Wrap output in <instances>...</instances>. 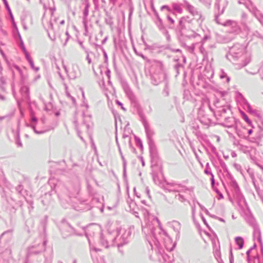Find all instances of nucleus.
<instances>
[{"label": "nucleus", "mask_w": 263, "mask_h": 263, "mask_svg": "<svg viewBox=\"0 0 263 263\" xmlns=\"http://www.w3.org/2000/svg\"><path fill=\"white\" fill-rule=\"evenodd\" d=\"M224 11V8H222L221 10V13H222Z\"/></svg>", "instance_id": "nucleus-51"}, {"label": "nucleus", "mask_w": 263, "mask_h": 263, "mask_svg": "<svg viewBox=\"0 0 263 263\" xmlns=\"http://www.w3.org/2000/svg\"><path fill=\"white\" fill-rule=\"evenodd\" d=\"M183 18H181L180 20V24L181 25Z\"/></svg>", "instance_id": "nucleus-48"}, {"label": "nucleus", "mask_w": 263, "mask_h": 263, "mask_svg": "<svg viewBox=\"0 0 263 263\" xmlns=\"http://www.w3.org/2000/svg\"><path fill=\"white\" fill-rule=\"evenodd\" d=\"M63 67L70 79H74L79 76L80 70L78 65L76 64H72L67 68L64 65Z\"/></svg>", "instance_id": "nucleus-3"}, {"label": "nucleus", "mask_w": 263, "mask_h": 263, "mask_svg": "<svg viewBox=\"0 0 263 263\" xmlns=\"http://www.w3.org/2000/svg\"><path fill=\"white\" fill-rule=\"evenodd\" d=\"M184 4L189 12L190 14H191L193 16L199 17V20H200V23H202V22L203 21V19H201V15L200 13L197 10V9L195 8L193 6L191 5L187 1H185Z\"/></svg>", "instance_id": "nucleus-4"}, {"label": "nucleus", "mask_w": 263, "mask_h": 263, "mask_svg": "<svg viewBox=\"0 0 263 263\" xmlns=\"http://www.w3.org/2000/svg\"><path fill=\"white\" fill-rule=\"evenodd\" d=\"M220 78L221 79H224V78H227V82H229L230 80V78L229 77L227 76V74L224 72H222V73L220 76Z\"/></svg>", "instance_id": "nucleus-17"}, {"label": "nucleus", "mask_w": 263, "mask_h": 263, "mask_svg": "<svg viewBox=\"0 0 263 263\" xmlns=\"http://www.w3.org/2000/svg\"><path fill=\"white\" fill-rule=\"evenodd\" d=\"M200 216H201L203 221L204 222V223L206 224V221H205V219H204V218L203 217V216L202 215H200Z\"/></svg>", "instance_id": "nucleus-37"}, {"label": "nucleus", "mask_w": 263, "mask_h": 263, "mask_svg": "<svg viewBox=\"0 0 263 263\" xmlns=\"http://www.w3.org/2000/svg\"><path fill=\"white\" fill-rule=\"evenodd\" d=\"M155 15H156V16L157 17V19L158 20V21L160 22H161V18H160L159 15H158V13H157V12H156V13L155 14Z\"/></svg>", "instance_id": "nucleus-28"}, {"label": "nucleus", "mask_w": 263, "mask_h": 263, "mask_svg": "<svg viewBox=\"0 0 263 263\" xmlns=\"http://www.w3.org/2000/svg\"><path fill=\"white\" fill-rule=\"evenodd\" d=\"M178 197L180 198V199H180L181 201H183L184 200V198H183V197L181 195H178Z\"/></svg>", "instance_id": "nucleus-36"}, {"label": "nucleus", "mask_w": 263, "mask_h": 263, "mask_svg": "<svg viewBox=\"0 0 263 263\" xmlns=\"http://www.w3.org/2000/svg\"><path fill=\"white\" fill-rule=\"evenodd\" d=\"M0 99L2 100H5V98L4 96H2V95H0Z\"/></svg>", "instance_id": "nucleus-43"}, {"label": "nucleus", "mask_w": 263, "mask_h": 263, "mask_svg": "<svg viewBox=\"0 0 263 263\" xmlns=\"http://www.w3.org/2000/svg\"><path fill=\"white\" fill-rule=\"evenodd\" d=\"M17 145L20 147H21L22 146V144L21 143V142H20V141L19 140H18L17 141Z\"/></svg>", "instance_id": "nucleus-34"}, {"label": "nucleus", "mask_w": 263, "mask_h": 263, "mask_svg": "<svg viewBox=\"0 0 263 263\" xmlns=\"http://www.w3.org/2000/svg\"><path fill=\"white\" fill-rule=\"evenodd\" d=\"M31 120H32V121H34V122H35L37 121V119L35 117H34V116L32 117Z\"/></svg>", "instance_id": "nucleus-35"}, {"label": "nucleus", "mask_w": 263, "mask_h": 263, "mask_svg": "<svg viewBox=\"0 0 263 263\" xmlns=\"http://www.w3.org/2000/svg\"><path fill=\"white\" fill-rule=\"evenodd\" d=\"M164 234L166 236V238L165 239L166 249L170 251H172L176 246V242H173L166 232H164Z\"/></svg>", "instance_id": "nucleus-5"}, {"label": "nucleus", "mask_w": 263, "mask_h": 263, "mask_svg": "<svg viewBox=\"0 0 263 263\" xmlns=\"http://www.w3.org/2000/svg\"><path fill=\"white\" fill-rule=\"evenodd\" d=\"M204 173L206 174L210 175L211 176V181L213 184L214 183V175L209 170L207 169L205 170Z\"/></svg>", "instance_id": "nucleus-13"}, {"label": "nucleus", "mask_w": 263, "mask_h": 263, "mask_svg": "<svg viewBox=\"0 0 263 263\" xmlns=\"http://www.w3.org/2000/svg\"><path fill=\"white\" fill-rule=\"evenodd\" d=\"M142 164L143 166L144 165V162L143 160L142 161Z\"/></svg>", "instance_id": "nucleus-53"}, {"label": "nucleus", "mask_w": 263, "mask_h": 263, "mask_svg": "<svg viewBox=\"0 0 263 263\" xmlns=\"http://www.w3.org/2000/svg\"><path fill=\"white\" fill-rule=\"evenodd\" d=\"M252 129H249V130H248V134H249V135L251 134H252Z\"/></svg>", "instance_id": "nucleus-47"}, {"label": "nucleus", "mask_w": 263, "mask_h": 263, "mask_svg": "<svg viewBox=\"0 0 263 263\" xmlns=\"http://www.w3.org/2000/svg\"><path fill=\"white\" fill-rule=\"evenodd\" d=\"M24 28L25 30H27V27L25 25L24 26Z\"/></svg>", "instance_id": "nucleus-55"}, {"label": "nucleus", "mask_w": 263, "mask_h": 263, "mask_svg": "<svg viewBox=\"0 0 263 263\" xmlns=\"http://www.w3.org/2000/svg\"><path fill=\"white\" fill-rule=\"evenodd\" d=\"M86 59H87V60L88 61V63L90 64L91 62V59L89 58V55H87L86 57Z\"/></svg>", "instance_id": "nucleus-32"}, {"label": "nucleus", "mask_w": 263, "mask_h": 263, "mask_svg": "<svg viewBox=\"0 0 263 263\" xmlns=\"http://www.w3.org/2000/svg\"><path fill=\"white\" fill-rule=\"evenodd\" d=\"M104 57L105 58V61H106L107 60V55L106 52H104Z\"/></svg>", "instance_id": "nucleus-40"}, {"label": "nucleus", "mask_w": 263, "mask_h": 263, "mask_svg": "<svg viewBox=\"0 0 263 263\" xmlns=\"http://www.w3.org/2000/svg\"><path fill=\"white\" fill-rule=\"evenodd\" d=\"M146 193H147L148 196L149 197H150V195H149V190L148 189V187L146 188Z\"/></svg>", "instance_id": "nucleus-33"}, {"label": "nucleus", "mask_w": 263, "mask_h": 263, "mask_svg": "<svg viewBox=\"0 0 263 263\" xmlns=\"http://www.w3.org/2000/svg\"><path fill=\"white\" fill-rule=\"evenodd\" d=\"M116 141H117V144L119 145L118 143V140H117V138H116ZM118 147H119V152H120V155L121 156V157H122V159L123 160V161H124V166L125 165V159H124V158L122 155V153L121 152V149L119 147V145H118Z\"/></svg>", "instance_id": "nucleus-18"}, {"label": "nucleus", "mask_w": 263, "mask_h": 263, "mask_svg": "<svg viewBox=\"0 0 263 263\" xmlns=\"http://www.w3.org/2000/svg\"><path fill=\"white\" fill-rule=\"evenodd\" d=\"M206 167H208L209 166V163H208L206 164Z\"/></svg>", "instance_id": "nucleus-64"}, {"label": "nucleus", "mask_w": 263, "mask_h": 263, "mask_svg": "<svg viewBox=\"0 0 263 263\" xmlns=\"http://www.w3.org/2000/svg\"><path fill=\"white\" fill-rule=\"evenodd\" d=\"M25 56H26V58L27 59V60H28V62L32 60L31 58L29 56V53L27 52V51H25Z\"/></svg>", "instance_id": "nucleus-20"}, {"label": "nucleus", "mask_w": 263, "mask_h": 263, "mask_svg": "<svg viewBox=\"0 0 263 263\" xmlns=\"http://www.w3.org/2000/svg\"><path fill=\"white\" fill-rule=\"evenodd\" d=\"M129 97H130V99L134 100L135 99V97L134 95L132 93V92H130L129 93Z\"/></svg>", "instance_id": "nucleus-29"}, {"label": "nucleus", "mask_w": 263, "mask_h": 263, "mask_svg": "<svg viewBox=\"0 0 263 263\" xmlns=\"http://www.w3.org/2000/svg\"><path fill=\"white\" fill-rule=\"evenodd\" d=\"M85 8H84V10L83 11V23L85 24L86 20H87V17L89 14V8L90 5L88 2V0H85Z\"/></svg>", "instance_id": "nucleus-7"}, {"label": "nucleus", "mask_w": 263, "mask_h": 263, "mask_svg": "<svg viewBox=\"0 0 263 263\" xmlns=\"http://www.w3.org/2000/svg\"><path fill=\"white\" fill-rule=\"evenodd\" d=\"M219 220L222 222H224V220L222 218H219Z\"/></svg>", "instance_id": "nucleus-52"}, {"label": "nucleus", "mask_w": 263, "mask_h": 263, "mask_svg": "<svg viewBox=\"0 0 263 263\" xmlns=\"http://www.w3.org/2000/svg\"><path fill=\"white\" fill-rule=\"evenodd\" d=\"M248 63H249V61H248V62H247V63H245V64L244 65V66H245L246 65H247V64H248Z\"/></svg>", "instance_id": "nucleus-58"}, {"label": "nucleus", "mask_w": 263, "mask_h": 263, "mask_svg": "<svg viewBox=\"0 0 263 263\" xmlns=\"http://www.w3.org/2000/svg\"><path fill=\"white\" fill-rule=\"evenodd\" d=\"M12 22H13V19H12ZM13 24L14 27L16 29H17L16 25L15 23H14V22H13Z\"/></svg>", "instance_id": "nucleus-46"}, {"label": "nucleus", "mask_w": 263, "mask_h": 263, "mask_svg": "<svg viewBox=\"0 0 263 263\" xmlns=\"http://www.w3.org/2000/svg\"><path fill=\"white\" fill-rule=\"evenodd\" d=\"M66 34L67 35V37H67V40H66V41H67L68 40V39L69 38L70 35H69V33H68V32H66Z\"/></svg>", "instance_id": "nucleus-41"}, {"label": "nucleus", "mask_w": 263, "mask_h": 263, "mask_svg": "<svg viewBox=\"0 0 263 263\" xmlns=\"http://www.w3.org/2000/svg\"><path fill=\"white\" fill-rule=\"evenodd\" d=\"M29 63V64L31 67V68L32 69H33L34 70H35V71H37L39 70V67H35L34 66V64H33V62L32 60L28 62Z\"/></svg>", "instance_id": "nucleus-14"}, {"label": "nucleus", "mask_w": 263, "mask_h": 263, "mask_svg": "<svg viewBox=\"0 0 263 263\" xmlns=\"http://www.w3.org/2000/svg\"><path fill=\"white\" fill-rule=\"evenodd\" d=\"M152 9H153V10H156V9L154 8V7H153V6H152Z\"/></svg>", "instance_id": "nucleus-63"}, {"label": "nucleus", "mask_w": 263, "mask_h": 263, "mask_svg": "<svg viewBox=\"0 0 263 263\" xmlns=\"http://www.w3.org/2000/svg\"><path fill=\"white\" fill-rule=\"evenodd\" d=\"M7 9L8 10V11H9V13L10 15V16L11 17V19H13V15H12V12L11 11V10H10V8H9V5H8V3L7 1V0H3Z\"/></svg>", "instance_id": "nucleus-12"}, {"label": "nucleus", "mask_w": 263, "mask_h": 263, "mask_svg": "<svg viewBox=\"0 0 263 263\" xmlns=\"http://www.w3.org/2000/svg\"><path fill=\"white\" fill-rule=\"evenodd\" d=\"M121 234V229H117L111 232L108 231L104 234H102L100 243L105 248L115 245L118 247L122 246L125 243V239Z\"/></svg>", "instance_id": "nucleus-1"}, {"label": "nucleus", "mask_w": 263, "mask_h": 263, "mask_svg": "<svg viewBox=\"0 0 263 263\" xmlns=\"http://www.w3.org/2000/svg\"><path fill=\"white\" fill-rule=\"evenodd\" d=\"M164 9H166L168 11H171V9L167 6H166V5H164L161 7V10H163Z\"/></svg>", "instance_id": "nucleus-23"}, {"label": "nucleus", "mask_w": 263, "mask_h": 263, "mask_svg": "<svg viewBox=\"0 0 263 263\" xmlns=\"http://www.w3.org/2000/svg\"><path fill=\"white\" fill-rule=\"evenodd\" d=\"M243 117H244V119L245 120H246V121L249 124H251L252 122L251 121L249 120V119L248 118V117H247V115H246L245 114H243Z\"/></svg>", "instance_id": "nucleus-19"}, {"label": "nucleus", "mask_w": 263, "mask_h": 263, "mask_svg": "<svg viewBox=\"0 0 263 263\" xmlns=\"http://www.w3.org/2000/svg\"><path fill=\"white\" fill-rule=\"evenodd\" d=\"M246 105H247V107H248V110H249L250 111H252V110H251V105H250V104H249L248 103H247L246 104Z\"/></svg>", "instance_id": "nucleus-31"}, {"label": "nucleus", "mask_w": 263, "mask_h": 263, "mask_svg": "<svg viewBox=\"0 0 263 263\" xmlns=\"http://www.w3.org/2000/svg\"><path fill=\"white\" fill-rule=\"evenodd\" d=\"M192 215H193V217L194 218V217H195V211H194V209H193Z\"/></svg>", "instance_id": "nucleus-44"}, {"label": "nucleus", "mask_w": 263, "mask_h": 263, "mask_svg": "<svg viewBox=\"0 0 263 263\" xmlns=\"http://www.w3.org/2000/svg\"><path fill=\"white\" fill-rule=\"evenodd\" d=\"M185 35L189 38H195L200 35L192 30H188L186 31Z\"/></svg>", "instance_id": "nucleus-10"}, {"label": "nucleus", "mask_w": 263, "mask_h": 263, "mask_svg": "<svg viewBox=\"0 0 263 263\" xmlns=\"http://www.w3.org/2000/svg\"><path fill=\"white\" fill-rule=\"evenodd\" d=\"M216 21L217 23L220 24L224 26H232V27L234 28V27H236V26H237V24L235 22L230 21V20L227 21L224 23H221L219 21L218 18L217 17L216 18Z\"/></svg>", "instance_id": "nucleus-8"}, {"label": "nucleus", "mask_w": 263, "mask_h": 263, "mask_svg": "<svg viewBox=\"0 0 263 263\" xmlns=\"http://www.w3.org/2000/svg\"><path fill=\"white\" fill-rule=\"evenodd\" d=\"M50 26L51 29H53V25L52 22H50Z\"/></svg>", "instance_id": "nucleus-38"}, {"label": "nucleus", "mask_w": 263, "mask_h": 263, "mask_svg": "<svg viewBox=\"0 0 263 263\" xmlns=\"http://www.w3.org/2000/svg\"><path fill=\"white\" fill-rule=\"evenodd\" d=\"M199 205L200 207L201 208L202 210H204V211L206 213H208V211L206 209H205L204 207H203L199 203Z\"/></svg>", "instance_id": "nucleus-30"}, {"label": "nucleus", "mask_w": 263, "mask_h": 263, "mask_svg": "<svg viewBox=\"0 0 263 263\" xmlns=\"http://www.w3.org/2000/svg\"><path fill=\"white\" fill-rule=\"evenodd\" d=\"M101 231V227L96 224H92L87 227L86 236L87 237L90 247L91 255H93V252L100 251V249L96 247L98 242L95 239V234H98Z\"/></svg>", "instance_id": "nucleus-2"}, {"label": "nucleus", "mask_w": 263, "mask_h": 263, "mask_svg": "<svg viewBox=\"0 0 263 263\" xmlns=\"http://www.w3.org/2000/svg\"><path fill=\"white\" fill-rule=\"evenodd\" d=\"M167 18L172 24L174 23V20L172 18H171L170 16H167Z\"/></svg>", "instance_id": "nucleus-26"}, {"label": "nucleus", "mask_w": 263, "mask_h": 263, "mask_svg": "<svg viewBox=\"0 0 263 263\" xmlns=\"http://www.w3.org/2000/svg\"><path fill=\"white\" fill-rule=\"evenodd\" d=\"M157 222H158V224H159V226L160 228V229H161V225L160 222H159V220H158V219H157Z\"/></svg>", "instance_id": "nucleus-45"}, {"label": "nucleus", "mask_w": 263, "mask_h": 263, "mask_svg": "<svg viewBox=\"0 0 263 263\" xmlns=\"http://www.w3.org/2000/svg\"><path fill=\"white\" fill-rule=\"evenodd\" d=\"M170 226L176 232V239H179V232L181 229L180 223L177 221H173L170 223Z\"/></svg>", "instance_id": "nucleus-6"}, {"label": "nucleus", "mask_w": 263, "mask_h": 263, "mask_svg": "<svg viewBox=\"0 0 263 263\" xmlns=\"http://www.w3.org/2000/svg\"><path fill=\"white\" fill-rule=\"evenodd\" d=\"M235 242L238 246L239 249L242 248L243 246V239L241 237H236L235 239Z\"/></svg>", "instance_id": "nucleus-9"}, {"label": "nucleus", "mask_w": 263, "mask_h": 263, "mask_svg": "<svg viewBox=\"0 0 263 263\" xmlns=\"http://www.w3.org/2000/svg\"><path fill=\"white\" fill-rule=\"evenodd\" d=\"M66 94L67 97H68L69 98H70L72 100V101L73 103H76L75 99L73 97H72L70 95V93L67 90V87L66 88Z\"/></svg>", "instance_id": "nucleus-15"}, {"label": "nucleus", "mask_w": 263, "mask_h": 263, "mask_svg": "<svg viewBox=\"0 0 263 263\" xmlns=\"http://www.w3.org/2000/svg\"><path fill=\"white\" fill-rule=\"evenodd\" d=\"M32 128L34 130V132L36 133V134H43L45 132V130H37L36 129V126L35 125H32Z\"/></svg>", "instance_id": "nucleus-16"}, {"label": "nucleus", "mask_w": 263, "mask_h": 263, "mask_svg": "<svg viewBox=\"0 0 263 263\" xmlns=\"http://www.w3.org/2000/svg\"><path fill=\"white\" fill-rule=\"evenodd\" d=\"M248 63H249V61H248V62H247V63H245V64L244 65V66H245L246 65H247V64H248Z\"/></svg>", "instance_id": "nucleus-59"}, {"label": "nucleus", "mask_w": 263, "mask_h": 263, "mask_svg": "<svg viewBox=\"0 0 263 263\" xmlns=\"http://www.w3.org/2000/svg\"><path fill=\"white\" fill-rule=\"evenodd\" d=\"M64 23H65V21H64V20H62V21L60 22V24L61 25H63V24H64Z\"/></svg>", "instance_id": "nucleus-42"}, {"label": "nucleus", "mask_w": 263, "mask_h": 263, "mask_svg": "<svg viewBox=\"0 0 263 263\" xmlns=\"http://www.w3.org/2000/svg\"><path fill=\"white\" fill-rule=\"evenodd\" d=\"M134 50H135V52H136V53L138 55H139V56L141 57V58H142L143 59H146L145 57L143 54H142V53H138V52H137L135 49H134Z\"/></svg>", "instance_id": "nucleus-22"}, {"label": "nucleus", "mask_w": 263, "mask_h": 263, "mask_svg": "<svg viewBox=\"0 0 263 263\" xmlns=\"http://www.w3.org/2000/svg\"><path fill=\"white\" fill-rule=\"evenodd\" d=\"M32 252V253H39V252H38V251Z\"/></svg>", "instance_id": "nucleus-56"}, {"label": "nucleus", "mask_w": 263, "mask_h": 263, "mask_svg": "<svg viewBox=\"0 0 263 263\" xmlns=\"http://www.w3.org/2000/svg\"><path fill=\"white\" fill-rule=\"evenodd\" d=\"M230 263H234V258L232 252H231L230 256Z\"/></svg>", "instance_id": "nucleus-24"}, {"label": "nucleus", "mask_w": 263, "mask_h": 263, "mask_svg": "<svg viewBox=\"0 0 263 263\" xmlns=\"http://www.w3.org/2000/svg\"><path fill=\"white\" fill-rule=\"evenodd\" d=\"M153 11L155 14L156 13V12H157L156 10H154Z\"/></svg>", "instance_id": "nucleus-61"}, {"label": "nucleus", "mask_w": 263, "mask_h": 263, "mask_svg": "<svg viewBox=\"0 0 263 263\" xmlns=\"http://www.w3.org/2000/svg\"><path fill=\"white\" fill-rule=\"evenodd\" d=\"M22 48H23V50H24V52H25V51H26V49H25V48L24 46H22Z\"/></svg>", "instance_id": "nucleus-50"}, {"label": "nucleus", "mask_w": 263, "mask_h": 263, "mask_svg": "<svg viewBox=\"0 0 263 263\" xmlns=\"http://www.w3.org/2000/svg\"><path fill=\"white\" fill-rule=\"evenodd\" d=\"M255 246H256L255 245H254V246H253V247H252V248H252V250L253 249H254V248L255 247Z\"/></svg>", "instance_id": "nucleus-57"}, {"label": "nucleus", "mask_w": 263, "mask_h": 263, "mask_svg": "<svg viewBox=\"0 0 263 263\" xmlns=\"http://www.w3.org/2000/svg\"><path fill=\"white\" fill-rule=\"evenodd\" d=\"M210 38V36L208 35H205L202 40V44H203L206 40L209 39Z\"/></svg>", "instance_id": "nucleus-21"}, {"label": "nucleus", "mask_w": 263, "mask_h": 263, "mask_svg": "<svg viewBox=\"0 0 263 263\" xmlns=\"http://www.w3.org/2000/svg\"><path fill=\"white\" fill-rule=\"evenodd\" d=\"M117 103H118L119 105H120V106H122V103H121V102H120L119 101H117Z\"/></svg>", "instance_id": "nucleus-49"}, {"label": "nucleus", "mask_w": 263, "mask_h": 263, "mask_svg": "<svg viewBox=\"0 0 263 263\" xmlns=\"http://www.w3.org/2000/svg\"><path fill=\"white\" fill-rule=\"evenodd\" d=\"M252 250V248H250L249 250H248L246 252V254H247V259L248 260H250V256H249V254H250V252Z\"/></svg>", "instance_id": "nucleus-25"}, {"label": "nucleus", "mask_w": 263, "mask_h": 263, "mask_svg": "<svg viewBox=\"0 0 263 263\" xmlns=\"http://www.w3.org/2000/svg\"><path fill=\"white\" fill-rule=\"evenodd\" d=\"M173 9L174 10H175L178 13L181 14L182 12V8L179 5H178L177 4H173Z\"/></svg>", "instance_id": "nucleus-11"}, {"label": "nucleus", "mask_w": 263, "mask_h": 263, "mask_svg": "<svg viewBox=\"0 0 263 263\" xmlns=\"http://www.w3.org/2000/svg\"><path fill=\"white\" fill-rule=\"evenodd\" d=\"M155 15H156V16L157 17V19L158 20V21L160 22H161V18H160L159 15H158V13H157V12H156V13L155 14Z\"/></svg>", "instance_id": "nucleus-27"}, {"label": "nucleus", "mask_w": 263, "mask_h": 263, "mask_svg": "<svg viewBox=\"0 0 263 263\" xmlns=\"http://www.w3.org/2000/svg\"><path fill=\"white\" fill-rule=\"evenodd\" d=\"M111 3H112L114 5L115 4L117 0H109Z\"/></svg>", "instance_id": "nucleus-39"}, {"label": "nucleus", "mask_w": 263, "mask_h": 263, "mask_svg": "<svg viewBox=\"0 0 263 263\" xmlns=\"http://www.w3.org/2000/svg\"><path fill=\"white\" fill-rule=\"evenodd\" d=\"M72 263H76V261L75 260H74L73 261V262H72Z\"/></svg>", "instance_id": "nucleus-62"}, {"label": "nucleus", "mask_w": 263, "mask_h": 263, "mask_svg": "<svg viewBox=\"0 0 263 263\" xmlns=\"http://www.w3.org/2000/svg\"><path fill=\"white\" fill-rule=\"evenodd\" d=\"M82 96L84 98L85 96H84V93L83 91H82Z\"/></svg>", "instance_id": "nucleus-54"}, {"label": "nucleus", "mask_w": 263, "mask_h": 263, "mask_svg": "<svg viewBox=\"0 0 263 263\" xmlns=\"http://www.w3.org/2000/svg\"><path fill=\"white\" fill-rule=\"evenodd\" d=\"M248 63H249V61H248V62H247V63H245V64L244 65V66H245L246 65H247V64H248Z\"/></svg>", "instance_id": "nucleus-60"}]
</instances>
